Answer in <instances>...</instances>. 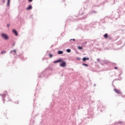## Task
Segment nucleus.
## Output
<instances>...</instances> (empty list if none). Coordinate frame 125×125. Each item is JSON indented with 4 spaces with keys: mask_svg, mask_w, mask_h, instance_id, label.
Masks as SVG:
<instances>
[{
    "mask_svg": "<svg viewBox=\"0 0 125 125\" xmlns=\"http://www.w3.org/2000/svg\"><path fill=\"white\" fill-rule=\"evenodd\" d=\"M66 51H67V52H68V53H69L70 52H71V49H66Z\"/></svg>",
    "mask_w": 125,
    "mask_h": 125,
    "instance_id": "f8f14e48",
    "label": "nucleus"
},
{
    "mask_svg": "<svg viewBox=\"0 0 125 125\" xmlns=\"http://www.w3.org/2000/svg\"><path fill=\"white\" fill-rule=\"evenodd\" d=\"M33 8L32 5H29L26 8V10H31Z\"/></svg>",
    "mask_w": 125,
    "mask_h": 125,
    "instance_id": "39448f33",
    "label": "nucleus"
},
{
    "mask_svg": "<svg viewBox=\"0 0 125 125\" xmlns=\"http://www.w3.org/2000/svg\"><path fill=\"white\" fill-rule=\"evenodd\" d=\"M2 2H3V3H4V2H5V0H2Z\"/></svg>",
    "mask_w": 125,
    "mask_h": 125,
    "instance_id": "a211bd4d",
    "label": "nucleus"
},
{
    "mask_svg": "<svg viewBox=\"0 0 125 125\" xmlns=\"http://www.w3.org/2000/svg\"><path fill=\"white\" fill-rule=\"evenodd\" d=\"M12 33L15 34V36H16V37H17L18 36V32H17V31H16V30L13 29Z\"/></svg>",
    "mask_w": 125,
    "mask_h": 125,
    "instance_id": "7ed1b4c3",
    "label": "nucleus"
},
{
    "mask_svg": "<svg viewBox=\"0 0 125 125\" xmlns=\"http://www.w3.org/2000/svg\"><path fill=\"white\" fill-rule=\"evenodd\" d=\"M105 38H108V34H105L104 36Z\"/></svg>",
    "mask_w": 125,
    "mask_h": 125,
    "instance_id": "4468645a",
    "label": "nucleus"
},
{
    "mask_svg": "<svg viewBox=\"0 0 125 125\" xmlns=\"http://www.w3.org/2000/svg\"><path fill=\"white\" fill-rule=\"evenodd\" d=\"M70 41H76V40H75V39H70Z\"/></svg>",
    "mask_w": 125,
    "mask_h": 125,
    "instance_id": "dca6fc26",
    "label": "nucleus"
},
{
    "mask_svg": "<svg viewBox=\"0 0 125 125\" xmlns=\"http://www.w3.org/2000/svg\"><path fill=\"white\" fill-rule=\"evenodd\" d=\"M86 60H89V58H85V57H84V58H83V61L84 62H85V61H86Z\"/></svg>",
    "mask_w": 125,
    "mask_h": 125,
    "instance_id": "6e6552de",
    "label": "nucleus"
},
{
    "mask_svg": "<svg viewBox=\"0 0 125 125\" xmlns=\"http://www.w3.org/2000/svg\"><path fill=\"white\" fill-rule=\"evenodd\" d=\"M60 63V67H62V68H65V67H66L67 66V63L66 62L63 61L62 59H60L58 60L55 61L54 62V63Z\"/></svg>",
    "mask_w": 125,
    "mask_h": 125,
    "instance_id": "f257e3e1",
    "label": "nucleus"
},
{
    "mask_svg": "<svg viewBox=\"0 0 125 125\" xmlns=\"http://www.w3.org/2000/svg\"><path fill=\"white\" fill-rule=\"evenodd\" d=\"M10 6V0H7V6H8V7H9Z\"/></svg>",
    "mask_w": 125,
    "mask_h": 125,
    "instance_id": "423d86ee",
    "label": "nucleus"
},
{
    "mask_svg": "<svg viewBox=\"0 0 125 125\" xmlns=\"http://www.w3.org/2000/svg\"><path fill=\"white\" fill-rule=\"evenodd\" d=\"M77 60H81V58H77Z\"/></svg>",
    "mask_w": 125,
    "mask_h": 125,
    "instance_id": "6ab92c4d",
    "label": "nucleus"
},
{
    "mask_svg": "<svg viewBox=\"0 0 125 125\" xmlns=\"http://www.w3.org/2000/svg\"><path fill=\"white\" fill-rule=\"evenodd\" d=\"M49 57H52V55H51V54L49 55Z\"/></svg>",
    "mask_w": 125,
    "mask_h": 125,
    "instance_id": "aec40b11",
    "label": "nucleus"
},
{
    "mask_svg": "<svg viewBox=\"0 0 125 125\" xmlns=\"http://www.w3.org/2000/svg\"><path fill=\"white\" fill-rule=\"evenodd\" d=\"M82 65L83 66H85V67H88V65H87V64H85V63H83Z\"/></svg>",
    "mask_w": 125,
    "mask_h": 125,
    "instance_id": "ddd939ff",
    "label": "nucleus"
},
{
    "mask_svg": "<svg viewBox=\"0 0 125 125\" xmlns=\"http://www.w3.org/2000/svg\"><path fill=\"white\" fill-rule=\"evenodd\" d=\"M58 53V54H63V51H59Z\"/></svg>",
    "mask_w": 125,
    "mask_h": 125,
    "instance_id": "1a4fd4ad",
    "label": "nucleus"
},
{
    "mask_svg": "<svg viewBox=\"0 0 125 125\" xmlns=\"http://www.w3.org/2000/svg\"><path fill=\"white\" fill-rule=\"evenodd\" d=\"M114 91H115V92H116V93H118V94H120L121 93V91H120L119 90H118L117 89H115Z\"/></svg>",
    "mask_w": 125,
    "mask_h": 125,
    "instance_id": "0eeeda50",
    "label": "nucleus"
},
{
    "mask_svg": "<svg viewBox=\"0 0 125 125\" xmlns=\"http://www.w3.org/2000/svg\"><path fill=\"white\" fill-rule=\"evenodd\" d=\"M9 26H10L9 24L7 25V27H9Z\"/></svg>",
    "mask_w": 125,
    "mask_h": 125,
    "instance_id": "4be33fe9",
    "label": "nucleus"
},
{
    "mask_svg": "<svg viewBox=\"0 0 125 125\" xmlns=\"http://www.w3.org/2000/svg\"><path fill=\"white\" fill-rule=\"evenodd\" d=\"M6 53V51H2L1 52V54H5Z\"/></svg>",
    "mask_w": 125,
    "mask_h": 125,
    "instance_id": "9d476101",
    "label": "nucleus"
},
{
    "mask_svg": "<svg viewBox=\"0 0 125 125\" xmlns=\"http://www.w3.org/2000/svg\"><path fill=\"white\" fill-rule=\"evenodd\" d=\"M29 2H32L33 1V0H28Z\"/></svg>",
    "mask_w": 125,
    "mask_h": 125,
    "instance_id": "f3484780",
    "label": "nucleus"
},
{
    "mask_svg": "<svg viewBox=\"0 0 125 125\" xmlns=\"http://www.w3.org/2000/svg\"><path fill=\"white\" fill-rule=\"evenodd\" d=\"M97 61H98V62H100V59H97Z\"/></svg>",
    "mask_w": 125,
    "mask_h": 125,
    "instance_id": "2eb2a0df",
    "label": "nucleus"
},
{
    "mask_svg": "<svg viewBox=\"0 0 125 125\" xmlns=\"http://www.w3.org/2000/svg\"><path fill=\"white\" fill-rule=\"evenodd\" d=\"M0 36L5 41H8L9 40V35L4 32L1 33Z\"/></svg>",
    "mask_w": 125,
    "mask_h": 125,
    "instance_id": "f03ea898",
    "label": "nucleus"
},
{
    "mask_svg": "<svg viewBox=\"0 0 125 125\" xmlns=\"http://www.w3.org/2000/svg\"><path fill=\"white\" fill-rule=\"evenodd\" d=\"M78 49H79V50H83V47L78 46Z\"/></svg>",
    "mask_w": 125,
    "mask_h": 125,
    "instance_id": "9b49d317",
    "label": "nucleus"
},
{
    "mask_svg": "<svg viewBox=\"0 0 125 125\" xmlns=\"http://www.w3.org/2000/svg\"><path fill=\"white\" fill-rule=\"evenodd\" d=\"M11 54H14V55H16V50H13L10 51Z\"/></svg>",
    "mask_w": 125,
    "mask_h": 125,
    "instance_id": "20e7f679",
    "label": "nucleus"
},
{
    "mask_svg": "<svg viewBox=\"0 0 125 125\" xmlns=\"http://www.w3.org/2000/svg\"><path fill=\"white\" fill-rule=\"evenodd\" d=\"M114 69H118V67H114Z\"/></svg>",
    "mask_w": 125,
    "mask_h": 125,
    "instance_id": "412c9836",
    "label": "nucleus"
}]
</instances>
